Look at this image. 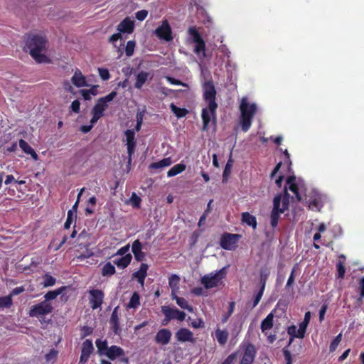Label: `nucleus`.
Returning a JSON list of instances; mask_svg holds the SVG:
<instances>
[{
    "label": "nucleus",
    "mask_w": 364,
    "mask_h": 364,
    "mask_svg": "<svg viewBox=\"0 0 364 364\" xmlns=\"http://www.w3.org/2000/svg\"><path fill=\"white\" fill-rule=\"evenodd\" d=\"M148 269V264L142 263L140 265L139 269L133 274L134 278L137 279L141 287L144 284V279L147 275Z\"/></svg>",
    "instance_id": "23"
},
{
    "label": "nucleus",
    "mask_w": 364,
    "mask_h": 364,
    "mask_svg": "<svg viewBox=\"0 0 364 364\" xmlns=\"http://www.w3.org/2000/svg\"><path fill=\"white\" fill-rule=\"evenodd\" d=\"M26 49L32 58L38 63H48L47 53V41L40 35H30L26 41Z\"/></svg>",
    "instance_id": "2"
},
{
    "label": "nucleus",
    "mask_w": 364,
    "mask_h": 364,
    "mask_svg": "<svg viewBox=\"0 0 364 364\" xmlns=\"http://www.w3.org/2000/svg\"><path fill=\"white\" fill-rule=\"evenodd\" d=\"M235 358V354L230 355L222 364H232Z\"/></svg>",
    "instance_id": "63"
},
{
    "label": "nucleus",
    "mask_w": 364,
    "mask_h": 364,
    "mask_svg": "<svg viewBox=\"0 0 364 364\" xmlns=\"http://www.w3.org/2000/svg\"><path fill=\"white\" fill-rule=\"evenodd\" d=\"M166 80L171 83V85H182V86H186L187 87V85L181 82L180 80H176V79H174L171 77H169V76H167L166 77Z\"/></svg>",
    "instance_id": "55"
},
{
    "label": "nucleus",
    "mask_w": 364,
    "mask_h": 364,
    "mask_svg": "<svg viewBox=\"0 0 364 364\" xmlns=\"http://www.w3.org/2000/svg\"><path fill=\"white\" fill-rule=\"evenodd\" d=\"M115 273L114 267L110 263L107 262L105 264L102 268V275L103 276H110Z\"/></svg>",
    "instance_id": "43"
},
{
    "label": "nucleus",
    "mask_w": 364,
    "mask_h": 364,
    "mask_svg": "<svg viewBox=\"0 0 364 364\" xmlns=\"http://www.w3.org/2000/svg\"><path fill=\"white\" fill-rule=\"evenodd\" d=\"M239 235L236 234L224 235L220 241V245L223 249L232 250L237 246Z\"/></svg>",
    "instance_id": "17"
},
{
    "label": "nucleus",
    "mask_w": 364,
    "mask_h": 364,
    "mask_svg": "<svg viewBox=\"0 0 364 364\" xmlns=\"http://www.w3.org/2000/svg\"><path fill=\"white\" fill-rule=\"evenodd\" d=\"M148 16V11L140 10L135 14V17L139 21L144 20Z\"/></svg>",
    "instance_id": "52"
},
{
    "label": "nucleus",
    "mask_w": 364,
    "mask_h": 364,
    "mask_svg": "<svg viewBox=\"0 0 364 364\" xmlns=\"http://www.w3.org/2000/svg\"><path fill=\"white\" fill-rule=\"evenodd\" d=\"M306 203L312 210L319 211L326 200L325 196L316 190H312L306 197Z\"/></svg>",
    "instance_id": "11"
},
{
    "label": "nucleus",
    "mask_w": 364,
    "mask_h": 364,
    "mask_svg": "<svg viewBox=\"0 0 364 364\" xmlns=\"http://www.w3.org/2000/svg\"><path fill=\"white\" fill-rule=\"evenodd\" d=\"M135 133L136 132L134 129H127L124 132V139L123 141L126 143L127 145L129 164H130L132 161V157L134 154L136 146Z\"/></svg>",
    "instance_id": "13"
},
{
    "label": "nucleus",
    "mask_w": 364,
    "mask_h": 364,
    "mask_svg": "<svg viewBox=\"0 0 364 364\" xmlns=\"http://www.w3.org/2000/svg\"><path fill=\"white\" fill-rule=\"evenodd\" d=\"M256 353V349L253 345H247L244 348L240 364H252L255 358Z\"/></svg>",
    "instance_id": "18"
},
{
    "label": "nucleus",
    "mask_w": 364,
    "mask_h": 364,
    "mask_svg": "<svg viewBox=\"0 0 364 364\" xmlns=\"http://www.w3.org/2000/svg\"><path fill=\"white\" fill-rule=\"evenodd\" d=\"M75 215L73 213L72 210H68V215H67V220L64 224V228L65 229H69L70 228V225L73 223V220L75 218Z\"/></svg>",
    "instance_id": "46"
},
{
    "label": "nucleus",
    "mask_w": 364,
    "mask_h": 364,
    "mask_svg": "<svg viewBox=\"0 0 364 364\" xmlns=\"http://www.w3.org/2000/svg\"><path fill=\"white\" fill-rule=\"evenodd\" d=\"M225 274L226 271L225 267L217 272H210L201 278V284L207 289L217 287L220 285Z\"/></svg>",
    "instance_id": "8"
},
{
    "label": "nucleus",
    "mask_w": 364,
    "mask_h": 364,
    "mask_svg": "<svg viewBox=\"0 0 364 364\" xmlns=\"http://www.w3.org/2000/svg\"><path fill=\"white\" fill-rule=\"evenodd\" d=\"M132 259V255L127 254L119 258H116L113 262L118 267L124 269L130 264Z\"/></svg>",
    "instance_id": "26"
},
{
    "label": "nucleus",
    "mask_w": 364,
    "mask_h": 364,
    "mask_svg": "<svg viewBox=\"0 0 364 364\" xmlns=\"http://www.w3.org/2000/svg\"><path fill=\"white\" fill-rule=\"evenodd\" d=\"M157 90L159 92L164 95L165 96L168 95L171 92V90L164 86L158 87Z\"/></svg>",
    "instance_id": "62"
},
{
    "label": "nucleus",
    "mask_w": 364,
    "mask_h": 364,
    "mask_svg": "<svg viewBox=\"0 0 364 364\" xmlns=\"http://www.w3.org/2000/svg\"><path fill=\"white\" fill-rule=\"evenodd\" d=\"M294 272H295V268H293L291 270V274L287 280L286 287H289L292 285V284L294 282Z\"/></svg>",
    "instance_id": "61"
},
{
    "label": "nucleus",
    "mask_w": 364,
    "mask_h": 364,
    "mask_svg": "<svg viewBox=\"0 0 364 364\" xmlns=\"http://www.w3.org/2000/svg\"><path fill=\"white\" fill-rule=\"evenodd\" d=\"M98 353L100 355H105L110 360L124 355V350L117 346L108 347L106 340L97 339L95 342Z\"/></svg>",
    "instance_id": "5"
},
{
    "label": "nucleus",
    "mask_w": 364,
    "mask_h": 364,
    "mask_svg": "<svg viewBox=\"0 0 364 364\" xmlns=\"http://www.w3.org/2000/svg\"><path fill=\"white\" fill-rule=\"evenodd\" d=\"M240 109L241 112V125L244 132H247L252 124V119L257 111V105L249 102L247 97L241 100Z\"/></svg>",
    "instance_id": "3"
},
{
    "label": "nucleus",
    "mask_w": 364,
    "mask_h": 364,
    "mask_svg": "<svg viewBox=\"0 0 364 364\" xmlns=\"http://www.w3.org/2000/svg\"><path fill=\"white\" fill-rule=\"evenodd\" d=\"M93 350L92 342L90 340H85L82 343V352L80 358V363H85L88 360L90 354Z\"/></svg>",
    "instance_id": "19"
},
{
    "label": "nucleus",
    "mask_w": 364,
    "mask_h": 364,
    "mask_svg": "<svg viewBox=\"0 0 364 364\" xmlns=\"http://www.w3.org/2000/svg\"><path fill=\"white\" fill-rule=\"evenodd\" d=\"M266 277H267V274H265V275L262 274V279H263V283H262V285L261 289H259V291L254 296V300H253V304H252V308H255L259 304V302L260 301V300H261V299L262 297V295H263V293H264V287H265V279H266Z\"/></svg>",
    "instance_id": "36"
},
{
    "label": "nucleus",
    "mask_w": 364,
    "mask_h": 364,
    "mask_svg": "<svg viewBox=\"0 0 364 364\" xmlns=\"http://www.w3.org/2000/svg\"><path fill=\"white\" fill-rule=\"evenodd\" d=\"M55 278L50 274H46L43 276V282L42 284L44 287H53L55 285Z\"/></svg>",
    "instance_id": "44"
},
{
    "label": "nucleus",
    "mask_w": 364,
    "mask_h": 364,
    "mask_svg": "<svg viewBox=\"0 0 364 364\" xmlns=\"http://www.w3.org/2000/svg\"><path fill=\"white\" fill-rule=\"evenodd\" d=\"M161 311L165 315L164 324H166L172 319L183 321L186 318V314L183 311H179L176 308H171L169 306H164L161 308Z\"/></svg>",
    "instance_id": "14"
},
{
    "label": "nucleus",
    "mask_w": 364,
    "mask_h": 364,
    "mask_svg": "<svg viewBox=\"0 0 364 364\" xmlns=\"http://www.w3.org/2000/svg\"><path fill=\"white\" fill-rule=\"evenodd\" d=\"M203 98L208 107L202 110L203 130H207L211 121L215 120V111L218 104L215 102L216 90L211 80L203 83Z\"/></svg>",
    "instance_id": "1"
},
{
    "label": "nucleus",
    "mask_w": 364,
    "mask_h": 364,
    "mask_svg": "<svg viewBox=\"0 0 364 364\" xmlns=\"http://www.w3.org/2000/svg\"><path fill=\"white\" fill-rule=\"evenodd\" d=\"M149 73L147 72L141 71L139 73L136 75L134 87L137 89H141L149 77Z\"/></svg>",
    "instance_id": "31"
},
{
    "label": "nucleus",
    "mask_w": 364,
    "mask_h": 364,
    "mask_svg": "<svg viewBox=\"0 0 364 364\" xmlns=\"http://www.w3.org/2000/svg\"><path fill=\"white\" fill-rule=\"evenodd\" d=\"M53 308L50 302L43 301L37 304L33 305L29 311L31 317H40L50 314Z\"/></svg>",
    "instance_id": "12"
},
{
    "label": "nucleus",
    "mask_w": 364,
    "mask_h": 364,
    "mask_svg": "<svg viewBox=\"0 0 364 364\" xmlns=\"http://www.w3.org/2000/svg\"><path fill=\"white\" fill-rule=\"evenodd\" d=\"M58 352L55 350H51L46 355V360L47 362H53L57 358Z\"/></svg>",
    "instance_id": "51"
},
{
    "label": "nucleus",
    "mask_w": 364,
    "mask_h": 364,
    "mask_svg": "<svg viewBox=\"0 0 364 364\" xmlns=\"http://www.w3.org/2000/svg\"><path fill=\"white\" fill-rule=\"evenodd\" d=\"M80 92L82 97L86 100H90L92 95H95V92L94 90H82Z\"/></svg>",
    "instance_id": "50"
},
{
    "label": "nucleus",
    "mask_w": 364,
    "mask_h": 364,
    "mask_svg": "<svg viewBox=\"0 0 364 364\" xmlns=\"http://www.w3.org/2000/svg\"><path fill=\"white\" fill-rule=\"evenodd\" d=\"M65 289V287H62L60 288L56 289L53 291H49L44 295L45 300L50 302V300H54L57 298V296L61 294L63 291Z\"/></svg>",
    "instance_id": "35"
},
{
    "label": "nucleus",
    "mask_w": 364,
    "mask_h": 364,
    "mask_svg": "<svg viewBox=\"0 0 364 364\" xmlns=\"http://www.w3.org/2000/svg\"><path fill=\"white\" fill-rule=\"evenodd\" d=\"M134 21L129 18H125L117 26V33L113 34L109 38V42L117 46L116 43L117 41H124L123 33H132L134 31Z\"/></svg>",
    "instance_id": "9"
},
{
    "label": "nucleus",
    "mask_w": 364,
    "mask_h": 364,
    "mask_svg": "<svg viewBox=\"0 0 364 364\" xmlns=\"http://www.w3.org/2000/svg\"><path fill=\"white\" fill-rule=\"evenodd\" d=\"M279 202H281V195H277L274 198L273 209L271 214V225L272 227L277 225L280 215L288 208L289 200L287 198L283 199L282 208H279Z\"/></svg>",
    "instance_id": "10"
},
{
    "label": "nucleus",
    "mask_w": 364,
    "mask_h": 364,
    "mask_svg": "<svg viewBox=\"0 0 364 364\" xmlns=\"http://www.w3.org/2000/svg\"><path fill=\"white\" fill-rule=\"evenodd\" d=\"M98 73L103 80H107L110 77L109 70L106 68H98Z\"/></svg>",
    "instance_id": "49"
},
{
    "label": "nucleus",
    "mask_w": 364,
    "mask_h": 364,
    "mask_svg": "<svg viewBox=\"0 0 364 364\" xmlns=\"http://www.w3.org/2000/svg\"><path fill=\"white\" fill-rule=\"evenodd\" d=\"M176 338L179 342H193V333L185 328L179 329L176 333Z\"/></svg>",
    "instance_id": "21"
},
{
    "label": "nucleus",
    "mask_w": 364,
    "mask_h": 364,
    "mask_svg": "<svg viewBox=\"0 0 364 364\" xmlns=\"http://www.w3.org/2000/svg\"><path fill=\"white\" fill-rule=\"evenodd\" d=\"M19 146L26 154L31 155L32 159L35 161L38 160V154L36 153L34 149L23 139L19 140Z\"/></svg>",
    "instance_id": "24"
},
{
    "label": "nucleus",
    "mask_w": 364,
    "mask_h": 364,
    "mask_svg": "<svg viewBox=\"0 0 364 364\" xmlns=\"http://www.w3.org/2000/svg\"><path fill=\"white\" fill-rule=\"evenodd\" d=\"M110 324L112 325V328H113L114 332L116 334H119L120 328H119V316L117 313V307H116L112 313L110 318Z\"/></svg>",
    "instance_id": "28"
},
{
    "label": "nucleus",
    "mask_w": 364,
    "mask_h": 364,
    "mask_svg": "<svg viewBox=\"0 0 364 364\" xmlns=\"http://www.w3.org/2000/svg\"><path fill=\"white\" fill-rule=\"evenodd\" d=\"M25 291V289L23 287H16L14 288L11 292L10 293V294H9V296H11V299H12V297L14 296H16V295H18V294H20L21 293Z\"/></svg>",
    "instance_id": "56"
},
{
    "label": "nucleus",
    "mask_w": 364,
    "mask_h": 364,
    "mask_svg": "<svg viewBox=\"0 0 364 364\" xmlns=\"http://www.w3.org/2000/svg\"><path fill=\"white\" fill-rule=\"evenodd\" d=\"M171 338V332L166 328L159 330L156 336L155 341L161 345H166L170 342Z\"/></svg>",
    "instance_id": "20"
},
{
    "label": "nucleus",
    "mask_w": 364,
    "mask_h": 364,
    "mask_svg": "<svg viewBox=\"0 0 364 364\" xmlns=\"http://www.w3.org/2000/svg\"><path fill=\"white\" fill-rule=\"evenodd\" d=\"M140 304V296L139 294L136 292H134L132 297L130 298V300L129 303L127 304V308L128 309H136L137 308Z\"/></svg>",
    "instance_id": "38"
},
{
    "label": "nucleus",
    "mask_w": 364,
    "mask_h": 364,
    "mask_svg": "<svg viewBox=\"0 0 364 364\" xmlns=\"http://www.w3.org/2000/svg\"><path fill=\"white\" fill-rule=\"evenodd\" d=\"M287 189L291 191L295 195V198L299 201H300L303 198V196L306 194L304 181L299 178H296L295 176L289 177L287 181V186H285L286 194L283 196L281 195L279 208H282V200L284 198H287L289 200L287 193Z\"/></svg>",
    "instance_id": "4"
},
{
    "label": "nucleus",
    "mask_w": 364,
    "mask_h": 364,
    "mask_svg": "<svg viewBox=\"0 0 364 364\" xmlns=\"http://www.w3.org/2000/svg\"><path fill=\"white\" fill-rule=\"evenodd\" d=\"M136 43L134 41H129L125 47V53L127 56L130 57L133 55Z\"/></svg>",
    "instance_id": "45"
},
{
    "label": "nucleus",
    "mask_w": 364,
    "mask_h": 364,
    "mask_svg": "<svg viewBox=\"0 0 364 364\" xmlns=\"http://www.w3.org/2000/svg\"><path fill=\"white\" fill-rule=\"evenodd\" d=\"M311 319V312L307 311L305 314L304 321L299 324V336H304L305 333L307 328V326L309 323Z\"/></svg>",
    "instance_id": "33"
},
{
    "label": "nucleus",
    "mask_w": 364,
    "mask_h": 364,
    "mask_svg": "<svg viewBox=\"0 0 364 364\" xmlns=\"http://www.w3.org/2000/svg\"><path fill=\"white\" fill-rule=\"evenodd\" d=\"M341 339H342V333H339L335 338L334 340L331 342V345H330V350L331 352L334 351L338 346L339 345L340 342L341 341Z\"/></svg>",
    "instance_id": "47"
},
{
    "label": "nucleus",
    "mask_w": 364,
    "mask_h": 364,
    "mask_svg": "<svg viewBox=\"0 0 364 364\" xmlns=\"http://www.w3.org/2000/svg\"><path fill=\"white\" fill-rule=\"evenodd\" d=\"M72 82L77 87L87 86L85 77L80 70H76L72 77Z\"/></svg>",
    "instance_id": "25"
},
{
    "label": "nucleus",
    "mask_w": 364,
    "mask_h": 364,
    "mask_svg": "<svg viewBox=\"0 0 364 364\" xmlns=\"http://www.w3.org/2000/svg\"><path fill=\"white\" fill-rule=\"evenodd\" d=\"M274 314L269 313L261 323V330L264 333L270 330L273 326Z\"/></svg>",
    "instance_id": "27"
},
{
    "label": "nucleus",
    "mask_w": 364,
    "mask_h": 364,
    "mask_svg": "<svg viewBox=\"0 0 364 364\" xmlns=\"http://www.w3.org/2000/svg\"><path fill=\"white\" fill-rule=\"evenodd\" d=\"M188 38L187 41L196 44L194 48L195 53L200 58H204L205 57V44L196 27H189L188 29Z\"/></svg>",
    "instance_id": "7"
},
{
    "label": "nucleus",
    "mask_w": 364,
    "mask_h": 364,
    "mask_svg": "<svg viewBox=\"0 0 364 364\" xmlns=\"http://www.w3.org/2000/svg\"><path fill=\"white\" fill-rule=\"evenodd\" d=\"M232 166V161L231 159H230L228 161L227 164H226V166H225V170H224V172H223V177L224 178L228 176V175L230 173Z\"/></svg>",
    "instance_id": "54"
},
{
    "label": "nucleus",
    "mask_w": 364,
    "mask_h": 364,
    "mask_svg": "<svg viewBox=\"0 0 364 364\" xmlns=\"http://www.w3.org/2000/svg\"><path fill=\"white\" fill-rule=\"evenodd\" d=\"M337 271L338 277L343 278L344 277L346 269L341 261H339L337 264Z\"/></svg>",
    "instance_id": "53"
},
{
    "label": "nucleus",
    "mask_w": 364,
    "mask_h": 364,
    "mask_svg": "<svg viewBox=\"0 0 364 364\" xmlns=\"http://www.w3.org/2000/svg\"><path fill=\"white\" fill-rule=\"evenodd\" d=\"M156 36L161 40L169 42L173 40L172 30L167 20H164L161 24L155 30Z\"/></svg>",
    "instance_id": "15"
},
{
    "label": "nucleus",
    "mask_w": 364,
    "mask_h": 364,
    "mask_svg": "<svg viewBox=\"0 0 364 364\" xmlns=\"http://www.w3.org/2000/svg\"><path fill=\"white\" fill-rule=\"evenodd\" d=\"M242 221L247 225L252 226L253 228H256L257 226V220L256 218L249 213H243L242 214Z\"/></svg>",
    "instance_id": "34"
},
{
    "label": "nucleus",
    "mask_w": 364,
    "mask_h": 364,
    "mask_svg": "<svg viewBox=\"0 0 364 364\" xmlns=\"http://www.w3.org/2000/svg\"><path fill=\"white\" fill-rule=\"evenodd\" d=\"M288 333L291 336V338L290 340V342L292 341L294 338H303L304 336H299V328H297V327L294 325H292L288 328L287 331Z\"/></svg>",
    "instance_id": "42"
},
{
    "label": "nucleus",
    "mask_w": 364,
    "mask_h": 364,
    "mask_svg": "<svg viewBox=\"0 0 364 364\" xmlns=\"http://www.w3.org/2000/svg\"><path fill=\"white\" fill-rule=\"evenodd\" d=\"M104 299V293L99 289L89 291V302L91 308L94 309H101Z\"/></svg>",
    "instance_id": "16"
},
{
    "label": "nucleus",
    "mask_w": 364,
    "mask_h": 364,
    "mask_svg": "<svg viewBox=\"0 0 364 364\" xmlns=\"http://www.w3.org/2000/svg\"><path fill=\"white\" fill-rule=\"evenodd\" d=\"M173 163L171 157L164 158L149 165V168L158 169L169 166Z\"/></svg>",
    "instance_id": "29"
},
{
    "label": "nucleus",
    "mask_w": 364,
    "mask_h": 364,
    "mask_svg": "<svg viewBox=\"0 0 364 364\" xmlns=\"http://www.w3.org/2000/svg\"><path fill=\"white\" fill-rule=\"evenodd\" d=\"M176 304L183 309H186L189 312L193 311V308L189 305L188 301L183 297L176 299Z\"/></svg>",
    "instance_id": "39"
},
{
    "label": "nucleus",
    "mask_w": 364,
    "mask_h": 364,
    "mask_svg": "<svg viewBox=\"0 0 364 364\" xmlns=\"http://www.w3.org/2000/svg\"><path fill=\"white\" fill-rule=\"evenodd\" d=\"M180 278L176 274L171 275V277L169 278L168 284L171 289V290L173 291H178V284H179Z\"/></svg>",
    "instance_id": "41"
},
{
    "label": "nucleus",
    "mask_w": 364,
    "mask_h": 364,
    "mask_svg": "<svg viewBox=\"0 0 364 364\" xmlns=\"http://www.w3.org/2000/svg\"><path fill=\"white\" fill-rule=\"evenodd\" d=\"M132 251L136 261L141 262L144 259L145 253L142 252V244L139 240L132 243Z\"/></svg>",
    "instance_id": "22"
},
{
    "label": "nucleus",
    "mask_w": 364,
    "mask_h": 364,
    "mask_svg": "<svg viewBox=\"0 0 364 364\" xmlns=\"http://www.w3.org/2000/svg\"><path fill=\"white\" fill-rule=\"evenodd\" d=\"M130 203L132 206L139 208L141 203V198L135 193H132L130 198Z\"/></svg>",
    "instance_id": "48"
},
{
    "label": "nucleus",
    "mask_w": 364,
    "mask_h": 364,
    "mask_svg": "<svg viewBox=\"0 0 364 364\" xmlns=\"http://www.w3.org/2000/svg\"><path fill=\"white\" fill-rule=\"evenodd\" d=\"M170 108L172 111V112L178 117L181 118L185 117L188 113V111L185 108H180L178 107L176 105H175L173 103H171L170 105Z\"/></svg>",
    "instance_id": "37"
},
{
    "label": "nucleus",
    "mask_w": 364,
    "mask_h": 364,
    "mask_svg": "<svg viewBox=\"0 0 364 364\" xmlns=\"http://www.w3.org/2000/svg\"><path fill=\"white\" fill-rule=\"evenodd\" d=\"M12 304L13 301L12 299H11V296L7 295L0 297V309L10 308Z\"/></svg>",
    "instance_id": "40"
},
{
    "label": "nucleus",
    "mask_w": 364,
    "mask_h": 364,
    "mask_svg": "<svg viewBox=\"0 0 364 364\" xmlns=\"http://www.w3.org/2000/svg\"><path fill=\"white\" fill-rule=\"evenodd\" d=\"M186 168V166L183 164H178L176 165H174L169 171L167 172V176L168 177H173L181 173H182L183 171H185Z\"/></svg>",
    "instance_id": "32"
},
{
    "label": "nucleus",
    "mask_w": 364,
    "mask_h": 364,
    "mask_svg": "<svg viewBox=\"0 0 364 364\" xmlns=\"http://www.w3.org/2000/svg\"><path fill=\"white\" fill-rule=\"evenodd\" d=\"M116 95L117 92L112 91L109 95L97 100V104L92 109V117L90 122L92 124H95L103 116L104 112L108 107V103L112 102Z\"/></svg>",
    "instance_id": "6"
},
{
    "label": "nucleus",
    "mask_w": 364,
    "mask_h": 364,
    "mask_svg": "<svg viewBox=\"0 0 364 364\" xmlns=\"http://www.w3.org/2000/svg\"><path fill=\"white\" fill-rule=\"evenodd\" d=\"M284 358L287 361L286 364H292V358L291 353L287 350H283Z\"/></svg>",
    "instance_id": "60"
},
{
    "label": "nucleus",
    "mask_w": 364,
    "mask_h": 364,
    "mask_svg": "<svg viewBox=\"0 0 364 364\" xmlns=\"http://www.w3.org/2000/svg\"><path fill=\"white\" fill-rule=\"evenodd\" d=\"M142 124V115L141 114H136V125L135 127V132H139L141 129V126Z\"/></svg>",
    "instance_id": "59"
},
{
    "label": "nucleus",
    "mask_w": 364,
    "mask_h": 364,
    "mask_svg": "<svg viewBox=\"0 0 364 364\" xmlns=\"http://www.w3.org/2000/svg\"><path fill=\"white\" fill-rule=\"evenodd\" d=\"M129 250V245H125L122 247H121L117 252V255H120L121 257L124 256L125 255H127L128 252Z\"/></svg>",
    "instance_id": "57"
},
{
    "label": "nucleus",
    "mask_w": 364,
    "mask_h": 364,
    "mask_svg": "<svg viewBox=\"0 0 364 364\" xmlns=\"http://www.w3.org/2000/svg\"><path fill=\"white\" fill-rule=\"evenodd\" d=\"M80 103L79 100H74L71 104V109L75 113H78L80 111Z\"/></svg>",
    "instance_id": "58"
},
{
    "label": "nucleus",
    "mask_w": 364,
    "mask_h": 364,
    "mask_svg": "<svg viewBox=\"0 0 364 364\" xmlns=\"http://www.w3.org/2000/svg\"><path fill=\"white\" fill-rule=\"evenodd\" d=\"M228 336L229 333L227 330H221L218 328L215 332V337L217 341L222 346L227 343Z\"/></svg>",
    "instance_id": "30"
},
{
    "label": "nucleus",
    "mask_w": 364,
    "mask_h": 364,
    "mask_svg": "<svg viewBox=\"0 0 364 364\" xmlns=\"http://www.w3.org/2000/svg\"><path fill=\"white\" fill-rule=\"evenodd\" d=\"M360 290V298L364 297V277L362 278L359 282Z\"/></svg>",
    "instance_id": "64"
}]
</instances>
